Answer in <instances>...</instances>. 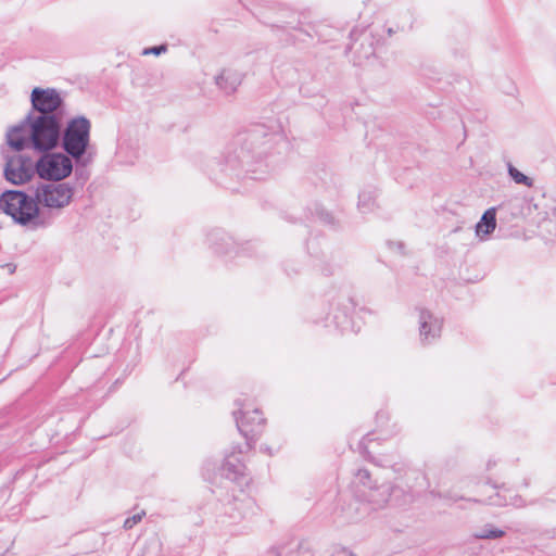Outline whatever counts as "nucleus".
Instances as JSON below:
<instances>
[{
	"label": "nucleus",
	"mask_w": 556,
	"mask_h": 556,
	"mask_svg": "<svg viewBox=\"0 0 556 556\" xmlns=\"http://www.w3.org/2000/svg\"><path fill=\"white\" fill-rule=\"evenodd\" d=\"M356 480L364 485L365 489L359 493L374 513L387 506L392 495L390 483L371 484L370 473L366 469H359L356 472Z\"/></svg>",
	"instance_id": "6"
},
{
	"label": "nucleus",
	"mask_w": 556,
	"mask_h": 556,
	"mask_svg": "<svg viewBox=\"0 0 556 556\" xmlns=\"http://www.w3.org/2000/svg\"><path fill=\"white\" fill-rule=\"evenodd\" d=\"M91 124L84 116L75 117L67 123L62 138L63 149L73 157H81L90 141Z\"/></svg>",
	"instance_id": "3"
},
{
	"label": "nucleus",
	"mask_w": 556,
	"mask_h": 556,
	"mask_svg": "<svg viewBox=\"0 0 556 556\" xmlns=\"http://www.w3.org/2000/svg\"><path fill=\"white\" fill-rule=\"evenodd\" d=\"M520 498H510V500H507L505 495H502L500 492H497L495 494V496H492L490 497L489 500V504L491 505H495V506H504V505H508V504H511V505H519V502Z\"/></svg>",
	"instance_id": "17"
},
{
	"label": "nucleus",
	"mask_w": 556,
	"mask_h": 556,
	"mask_svg": "<svg viewBox=\"0 0 556 556\" xmlns=\"http://www.w3.org/2000/svg\"><path fill=\"white\" fill-rule=\"evenodd\" d=\"M496 227V212L491 207L484 212L480 222L476 225V235L484 240L491 235Z\"/></svg>",
	"instance_id": "13"
},
{
	"label": "nucleus",
	"mask_w": 556,
	"mask_h": 556,
	"mask_svg": "<svg viewBox=\"0 0 556 556\" xmlns=\"http://www.w3.org/2000/svg\"><path fill=\"white\" fill-rule=\"evenodd\" d=\"M242 80V73L231 68L223 70L215 78L217 87L226 94L236 92Z\"/></svg>",
	"instance_id": "12"
},
{
	"label": "nucleus",
	"mask_w": 556,
	"mask_h": 556,
	"mask_svg": "<svg viewBox=\"0 0 556 556\" xmlns=\"http://www.w3.org/2000/svg\"><path fill=\"white\" fill-rule=\"evenodd\" d=\"M371 201V198L369 195H366V194H362L359 197V206H365V205H369V202Z\"/></svg>",
	"instance_id": "20"
},
{
	"label": "nucleus",
	"mask_w": 556,
	"mask_h": 556,
	"mask_svg": "<svg viewBox=\"0 0 556 556\" xmlns=\"http://www.w3.org/2000/svg\"><path fill=\"white\" fill-rule=\"evenodd\" d=\"M420 338L424 342H430L440 336L441 321L430 312L421 309L419 313Z\"/></svg>",
	"instance_id": "11"
},
{
	"label": "nucleus",
	"mask_w": 556,
	"mask_h": 556,
	"mask_svg": "<svg viewBox=\"0 0 556 556\" xmlns=\"http://www.w3.org/2000/svg\"><path fill=\"white\" fill-rule=\"evenodd\" d=\"M454 501H458L460 500L462 497H452Z\"/></svg>",
	"instance_id": "21"
},
{
	"label": "nucleus",
	"mask_w": 556,
	"mask_h": 556,
	"mask_svg": "<svg viewBox=\"0 0 556 556\" xmlns=\"http://www.w3.org/2000/svg\"><path fill=\"white\" fill-rule=\"evenodd\" d=\"M236 422L239 431L244 435L248 440L250 434L256 433L263 424L262 414L258 409H245L240 412V416L238 413H235Z\"/></svg>",
	"instance_id": "9"
},
{
	"label": "nucleus",
	"mask_w": 556,
	"mask_h": 556,
	"mask_svg": "<svg viewBox=\"0 0 556 556\" xmlns=\"http://www.w3.org/2000/svg\"><path fill=\"white\" fill-rule=\"evenodd\" d=\"M509 177L518 185H523L526 187H533V179L526 176L521 172H519L515 166L510 163L507 166Z\"/></svg>",
	"instance_id": "15"
},
{
	"label": "nucleus",
	"mask_w": 556,
	"mask_h": 556,
	"mask_svg": "<svg viewBox=\"0 0 556 556\" xmlns=\"http://www.w3.org/2000/svg\"><path fill=\"white\" fill-rule=\"evenodd\" d=\"M73 170L72 160L63 153H47L36 162V172L45 180H62Z\"/></svg>",
	"instance_id": "5"
},
{
	"label": "nucleus",
	"mask_w": 556,
	"mask_h": 556,
	"mask_svg": "<svg viewBox=\"0 0 556 556\" xmlns=\"http://www.w3.org/2000/svg\"><path fill=\"white\" fill-rule=\"evenodd\" d=\"M342 513L345 519L350 521H358L370 516L374 511L368 506L363 495L358 493L356 496L344 503L342 506Z\"/></svg>",
	"instance_id": "10"
},
{
	"label": "nucleus",
	"mask_w": 556,
	"mask_h": 556,
	"mask_svg": "<svg viewBox=\"0 0 556 556\" xmlns=\"http://www.w3.org/2000/svg\"><path fill=\"white\" fill-rule=\"evenodd\" d=\"M222 471L227 479L237 481L241 476H243L244 465L237 456L231 455L226 458Z\"/></svg>",
	"instance_id": "14"
},
{
	"label": "nucleus",
	"mask_w": 556,
	"mask_h": 556,
	"mask_svg": "<svg viewBox=\"0 0 556 556\" xmlns=\"http://www.w3.org/2000/svg\"><path fill=\"white\" fill-rule=\"evenodd\" d=\"M0 208L22 225L35 222L39 215L35 198L17 190H8L1 194Z\"/></svg>",
	"instance_id": "2"
},
{
	"label": "nucleus",
	"mask_w": 556,
	"mask_h": 556,
	"mask_svg": "<svg viewBox=\"0 0 556 556\" xmlns=\"http://www.w3.org/2000/svg\"><path fill=\"white\" fill-rule=\"evenodd\" d=\"M166 51V47L165 46H159V47H153V48H149V49H146L143 51V54H150V53H153V54H161L162 52H165Z\"/></svg>",
	"instance_id": "19"
},
{
	"label": "nucleus",
	"mask_w": 556,
	"mask_h": 556,
	"mask_svg": "<svg viewBox=\"0 0 556 556\" xmlns=\"http://www.w3.org/2000/svg\"><path fill=\"white\" fill-rule=\"evenodd\" d=\"M74 190L68 184H40L35 190L38 207L41 205L50 211L66 207L73 198Z\"/></svg>",
	"instance_id": "4"
},
{
	"label": "nucleus",
	"mask_w": 556,
	"mask_h": 556,
	"mask_svg": "<svg viewBox=\"0 0 556 556\" xmlns=\"http://www.w3.org/2000/svg\"><path fill=\"white\" fill-rule=\"evenodd\" d=\"M31 104L36 115H50L62 119V99L55 89L34 88L31 91Z\"/></svg>",
	"instance_id": "8"
},
{
	"label": "nucleus",
	"mask_w": 556,
	"mask_h": 556,
	"mask_svg": "<svg viewBox=\"0 0 556 556\" xmlns=\"http://www.w3.org/2000/svg\"><path fill=\"white\" fill-rule=\"evenodd\" d=\"M144 515H146V513L141 511V513L135 514L134 516L127 518L124 522V528L127 530L134 528L138 522H140L142 520Z\"/></svg>",
	"instance_id": "18"
},
{
	"label": "nucleus",
	"mask_w": 556,
	"mask_h": 556,
	"mask_svg": "<svg viewBox=\"0 0 556 556\" xmlns=\"http://www.w3.org/2000/svg\"><path fill=\"white\" fill-rule=\"evenodd\" d=\"M4 177L13 185H24L31 180L36 172V163L25 155L8 157L4 166Z\"/></svg>",
	"instance_id": "7"
},
{
	"label": "nucleus",
	"mask_w": 556,
	"mask_h": 556,
	"mask_svg": "<svg viewBox=\"0 0 556 556\" xmlns=\"http://www.w3.org/2000/svg\"><path fill=\"white\" fill-rule=\"evenodd\" d=\"M62 119L50 115H29L18 127L8 134V143L15 151L34 149L46 152L60 140Z\"/></svg>",
	"instance_id": "1"
},
{
	"label": "nucleus",
	"mask_w": 556,
	"mask_h": 556,
	"mask_svg": "<svg viewBox=\"0 0 556 556\" xmlns=\"http://www.w3.org/2000/svg\"><path fill=\"white\" fill-rule=\"evenodd\" d=\"M504 535H505V532L503 530L485 527L484 529H482L480 532H478L476 534V538L482 539V540H490V539H498Z\"/></svg>",
	"instance_id": "16"
}]
</instances>
